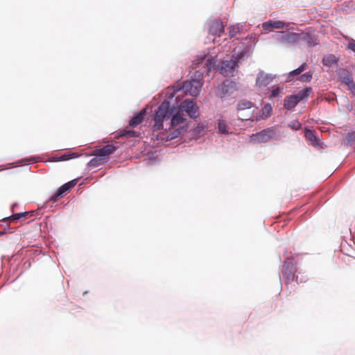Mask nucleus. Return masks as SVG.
I'll return each instance as SVG.
<instances>
[{
    "instance_id": "nucleus-1",
    "label": "nucleus",
    "mask_w": 355,
    "mask_h": 355,
    "mask_svg": "<svg viewBox=\"0 0 355 355\" xmlns=\"http://www.w3.org/2000/svg\"><path fill=\"white\" fill-rule=\"evenodd\" d=\"M154 132L161 131L158 139L171 141L178 137L184 130L186 114L179 106L171 105L164 101L157 108L154 118Z\"/></svg>"
},
{
    "instance_id": "nucleus-2",
    "label": "nucleus",
    "mask_w": 355,
    "mask_h": 355,
    "mask_svg": "<svg viewBox=\"0 0 355 355\" xmlns=\"http://www.w3.org/2000/svg\"><path fill=\"white\" fill-rule=\"evenodd\" d=\"M247 50H242L241 51L235 50L232 56L233 58L230 60L223 61L219 67H216V57L210 56L209 53L205 52L198 55L193 62L196 67L203 65V68H205L207 75L211 70L216 69L224 76H233L239 67V60L243 58L247 53Z\"/></svg>"
},
{
    "instance_id": "nucleus-3",
    "label": "nucleus",
    "mask_w": 355,
    "mask_h": 355,
    "mask_svg": "<svg viewBox=\"0 0 355 355\" xmlns=\"http://www.w3.org/2000/svg\"><path fill=\"white\" fill-rule=\"evenodd\" d=\"M205 72H206L205 68H204L203 71H197L191 80L184 82L182 85L184 92L192 96H198L202 86L201 79Z\"/></svg>"
},
{
    "instance_id": "nucleus-4",
    "label": "nucleus",
    "mask_w": 355,
    "mask_h": 355,
    "mask_svg": "<svg viewBox=\"0 0 355 355\" xmlns=\"http://www.w3.org/2000/svg\"><path fill=\"white\" fill-rule=\"evenodd\" d=\"M296 269L295 266L289 261V258L287 257L284 261L282 268V275L286 279V281H295L297 284L302 282V280L298 279V275H295Z\"/></svg>"
},
{
    "instance_id": "nucleus-5",
    "label": "nucleus",
    "mask_w": 355,
    "mask_h": 355,
    "mask_svg": "<svg viewBox=\"0 0 355 355\" xmlns=\"http://www.w3.org/2000/svg\"><path fill=\"white\" fill-rule=\"evenodd\" d=\"M178 106L190 118L196 119L199 116V107L193 101L184 100Z\"/></svg>"
},
{
    "instance_id": "nucleus-6",
    "label": "nucleus",
    "mask_w": 355,
    "mask_h": 355,
    "mask_svg": "<svg viewBox=\"0 0 355 355\" xmlns=\"http://www.w3.org/2000/svg\"><path fill=\"white\" fill-rule=\"evenodd\" d=\"M274 134L272 130H263L256 134H252L250 137V141L254 143H265L270 140Z\"/></svg>"
},
{
    "instance_id": "nucleus-7",
    "label": "nucleus",
    "mask_w": 355,
    "mask_h": 355,
    "mask_svg": "<svg viewBox=\"0 0 355 355\" xmlns=\"http://www.w3.org/2000/svg\"><path fill=\"white\" fill-rule=\"evenodd\" d=\"M276 39L282 44H293L299 41V33L279 32Z\"/></svg>"
},
{
    "instance_id": "nucleus-8",
    "label": "nucleus",
    "mask_w": 355,
    "mask_h": 355,
    "mask_svg": "<svg viewBox=\"0 0 355 355\" xmlns=\"http://www.w3.org/2000/svg\"><path fill=\"white\" fill-rule=\"evenodd\" d=\"M276 77V75L271 73H266L264 71H261L259 72L256 79V85L259 87H264L268 86L272 80Z\"/></svg>"
},
{
    "instance_id": "nucleus-9",
    "label": "nucleus",
    "mask_w": 355,
    "mask_h": 355,
    "mask_svg": "<svg viewBox=\"0 0 355 355\" xmlns=\"http://www.w3.org/2000/svg\"><path fill=\"white\" fill-rule=\"evenodd\" d=\"M289 24L282 21H268L262 24V28L266 31L274 29L288 28Z\"/></svg>"
},
{
    "instance_id": "nucleus-10",
    "label": "nucleus",
    "mask_w": 355,
    "mask_h": 355,
    "mask_svg": "<svg viewBox=\"0 0 355 355\" xmlns=\"http://www.w3.org/2000/svg\"><path fill=\"white\" fill-rule=\"evenodd\" d=\"M340 78L343 83H345L352 94H355V84L353 81L352 75L347 71H342L340 73Z\"/></svg>"
},
{
    "instance_id": "nucleus-11",
    "label": "nucleus",
    "mask_w": 355,
    "mask_h": 355,
    "mask_svg": "<svg viewBox=\"0 0 355 355\" xmlns=\"http://www.w3.org/2000/svg\"><path fill=\"white\" fill-rule=\"evenodd\" d=\"M224 27L221 21L215 19L209 24V34L219 37L224 32Z\"/></svg>"
},
{
    "instance_id": "nucleus-12",
    "label": "nucleus",
    "mask_w": 355,
    "mask_h": 355,
    "mask_svg": "<svg viewBox=\"0 0 355 355\" xmlns=\"http://www.w3.org/2000/svg\"><path fill=\"white\" fill-rule=\"evenodd\" d=\"M299 40L305 42L309 46H315L319 43L318 37L309 33H299Z\"/></svg>"
},
{
    "instance_id": "nucleus-13",
    "label": "nucleus",
    "mask_w": 355,
    "mask_h": 355,
    "mask_svg": "<svg viewBox=\"0 0 355 355\" xmlns=\"http://www.w3.org/2000/svg\"><path fill=\"white\" fill-rule=\"evenodd\" d=\"M116 148L113 145H107L102 148L94 150V155H99L107 160L110 155L114 153Z\"/></svg>"
},
{
    "instance_id": "nucleus-14",
    "label": "nucleus",
    "mask_w": 355,
    "mask_h": 355,
    "mask_svg": "<svg viewBox=\"0 0 355 355\" xmlns=\"http://www.w3.org/2000/svg\"><path fill=\"white\" fill-rule=\"evenodd\" d=\"M146 113L145 108L142 109L138 114L135 115L130 121V125L131 127H135L139 125L144 119Z\"/></svg>"
},
{
    "instance_id": "nucleus-15",
    "label": "nucleus",
    "mask_w": 355,
    "mask_h": 355,
    "mask_svg": "<svg viewBox=\"0 0 355 355\" xmlns=\"http://www.w3.org/2000/svg\"><path fill=\"white\" fill-rule=\"evenodd\" d=\"M218 133L222 135H230L232 133L230 126L227 123L226 121L223 119L218 120Z\"/></svg>"
},
{
    "instance_id": "nucleus-16",
    "label": "nucleus",
    "mask_w": 355,
    "mask_h": 355,
    "mask_svg": "<svg viewBox=\"0 0 355 355\" xmlns=\"http://www.w3.org/2000/svg\"><path fill=\"white\" fill-rule=\"evenodd\" d=\"M298 103H299V101L296 98L295 95H291V96L286 97L284 99V107L286 110H292L297 105Z\"/></svg>"
},
{
    "instance_id": "nucleus-17",
    "label": "nucleus",
    "mask_w": 355,
    "mask_h": 355,
    "mask_svg": "<svg viewBox=\"0 0 355 355\" xmlns=\"http://www.w3.org/2000/svg\"><path fill=\"white\" fill-rule=\"evenodd\" d=\"M305 137L313 146H318L319 143L314 131L306 129L305 130Z\"/></svg>"
},
{
    "instance_id": "nucleus-18",
    "label": "nucleus",
    "mask_w": 355,
    "mask_h": 355,
    "mask_svg": "<svg viewBox=\"0 0 355 355\" xmlns=\"http://www.w3.org/2000/svg\"><path fill=\"white\" fill-rule=\"evenodd\" d=\"M306 64L303 63L298 68L293 70L287 75L286 81V82L291 81L293 80V76L300 75L302 72H303L304 70H306Z\"/></svg>"
},
{
    "instance_id": "nucleus-19",
    "label": "nucleus",
    "mask_w": 355,
    "mask_h": 355,
    "mask_svg": "<svg viewBox=\"0 0 355 355\" xmlns=\"http://www.w3.org/2000/svg\"><path fill=\"white\" fill-rule=\"evenodd\" d=\"M312 92V88L311 87H306L300 92H297V94H294L296 98L298 100L299 102L306 99L308 98V96L311 94Z\"/></svg>"
},
{
    "instance_id": "nucleus-20",
    "label": "nucleus",
    "mask_w": 355,
    "mask_h": 355,
    "mask_svg": "<svg viewBox=\"0 0 355 355\" xmlns=\"http://www.w3.org/2000/svg\"><path fill=\"white\" fill-rule=\"evenodd\" d=\"M96 157L92 158L87 164L89 167L98 166L106 162L103 157L99 155H95Z\"/></svg>"
},
{
    "instance_id": "nucleus-21",
    "label": "nucleus",
    "mask_w": 355,
    "mask_h": 355,
    "mask_svg": "<svg viewBox=\"0 0 355 355\" xmlns=\"http://www.w3.org/2000/svg\"><path fill=\"white\" fill-rule=\"evenodd\" d=\"M252 105L253 104L252 102L247 100H242L237 105V110L241 112L245 110H250L252 107Z\"/></svg>"
},
{
    "instance_id": "nucleus-22",
    "label": "nucleus",
    "mask_w": 355,
    "mask_h": 355,
    "mask_svg": "<svg viewBox=\"0 0 355 355\" xmlns=\"http://www.w3.org/2000/svg\"><path fill=\"white\" fill-rule=\"evenodd\" d=\"M322 63L325 66L331 67L337 63V59L334 55L329 54L323 58Z\"/></svg>"
},
{
    "instance_id": "nucleus-23",
    "label": "nucleus",
    "mask_w": 355,
    "mask_h": 355,
    "mask_svg": "<svg viewBox=\"0 0 355 355\" xmlns=\"http://www.w3.org/2000/svg\"><path fill=\"white\" fill-rule=\"evenodd\" d=\"M235 85V83L230 80H225L223 81L222 85V89H223V95H225L229 91L230 87H233V86Z\"/></svg>"
},
{
    "instance_id": "nucleus-24",
    "label": "nucleus",
    "mask_w": 355,
    "mask_h": 355,
    "mask_svg": "<svg viewBox=\"0 0 355 355\" xmlns=\"http://www.w3.org/2000/svg\"><path fill=\"white\" fill-rule=\"evenodd\" d=\"M78 155L77 153H65L60 156V157L55 158V161H65L74 157H77Z\"/></svg>"
},
{
    "instance_id": "nucleus-25",
    "label": "nucleus",
    "mask_w": 355,
    "mask_h": 355,
    "mask_svg": "<svg viewBox=\"0 0 355 355\" xmlns=\"http://www.w3.org/2000/svg\"><path fill=\"white\" fill-rule=\"evenodd\" d=\"M312 78V73L307 72L300 76L297 79L301 82H310Z\"/></svg>"
},
{
    "instance_id": "nucleus-26",
    "label": "nucleus",
    "mask_w": 355,
    "mask_h": 355,
    "mask_svg": "<svg viewBox=\"0 0 355 355\" xmlns=\"http://www.w3.org/2000/svg\"><path fill=\"white\" fill-rule=\"evenodd\" d=\"M272 112V106L270 104H266L262 109V115L264 119L268 117Z\"/></svg>"
},
{
    "instance_id": "nucleus-27",
    "label": "nucleus",
    "mask_w": 355,
    "mask_h": 355,
    "mask_svg": "<svg viewBox=\"0 0 355 355\" xmlns=\"http://www.w3.org/2000/svg\"><path fill=\"white\" fill-rule=\"evenodd\" d=\"M284 88L281 87H277L272 89L270 94V98H275L279 96L280 93L283 92Z\"/></svg>"
},
{
    "instance_id": "nucleus-28",
    "label": "nucleus",
    "mask_w": 355,
    "mask_h": 355,
    "mask_svg": "<svg viewBox=\"0 0 355 355\" xmlns=\"http://www.w3.org/2000/svg\"><path fill=\"white\" fill-rule=\"evenodd\" d=\"M27 214H28V212H27V211L23 212V213L15 214L10 216V220H17L22 218H25Z\"/></svg>"
},
{
    "instance_id": "nucleus-29",
    "label": "nucleus",
    "mask_w": 355,
    "mask_h": 355,
    "mask_svg": "<svg viewBox=\"0 0 355 355\" xmlns=\"http://www.w3.org/2000/svg\"><path fill=\"white\" fill-rule=\"evenodd\" d=\"M288 126L293 130H298L301 128L302 125L298 121L294 120L290 122Z\"/></svg>"
},
{
    "instance_id": "nucleus-30",
    "label": "nucleus",
    "mask_w": 355,
    "mask_h": 355,
    "mask_svg": "<svg viewBox=\"0 0 355 355\" xmlns=\"http://www.w3.org/2000/svg\"><path fill=\"white\" fill-rule=\"evenodd\" d=\"M67 191H69L68 188L67 187V185L63 184L61 186L58 190H57V196H61L64 193H66Z\"/></svg>"
},
{
    "instance_id": "nucleus-31",
    "label": "nucleus",
    "mask_w": 355,
    "mask_h": 355,
    "mask_svg": "<svg viewBox=\"0 0 355 355\" xmlns=\"http://www.w3.org/2000/svg\"><path fill=\"white\" fill-rule=\"evenodd\" d=\"M239 31V28L237 26H232L230 28L229 34L231 37L235 36L236 33Z\"/></svg>"
},
{
    "instance_id": "nucleus-32",
    "label": "nucleus",
    "mask_w": 355,
    "mask_h": 355,
    "mask_svg": "<svg viewBox=\"0 0 355 355\" xmlns=\"http://www.w3.org/2000/svg\"><path fill=\"white\" fill-rule=\"evenodd\" d=\"M347 46V49L352 50L355 53V40L354 39L350 38Z\"/></svg>"
},
{
    "instance_id": "nucleus-33",
    "label": "nucleus",
    "mask_w": 355,
    "mask_h": 355,
    "mask_svg": "<svg viewBox=\"0 0 355 355\" xmlns=\"http://www.w3.org/2000/svg\"><path fill=\"white\" fill-rule=\"evenodd\" d=\"M347 141L348 143H352L355 141V132H349L347 135Z\"/></svg>"
},
{
    "instance_id": "nucleus-34",
    "label": "nucleus",
    "mask_w": 355,
    "mask_h": 355,
    "mask_svg": "<svg viewBox=\"0 0 355 355\" xmlns=\"http://www.w3.org/2000/svg\"><path fill=\"white\" fill-rule=\"evenodd\" d=\"M67 185V187L69 190L72 187H73L76 184V180H73L71 181L68 182L67 183L64 184Z\"/></svg>"
},
{
    "instance_id": "nucleus-35",
    "label": "nucleus",
    "mask_w": 355,
    "mask_h": 355,
    "mask_svg": "<svg viewBox=\"0 0 355 355\" xmlns=\"http://www.w3.org/2000/svg\"><path fill=\"white\" fill-rule=\"evenodd\" d=\"M251 115H252L251 112H249V113H248V114H247V115H246V116H245L244 117H242V116H239L238 117H239V119H241V120H242V121H244V120H248V119H249L251 117Z\"/></svg>"
},
{
    "instance_id": "nucleus-36",
    "label": "nucleus",
    "mask_w": 355,
    "mask_h": 355,
    "mask_svg": "<svg viewBox=\"0 0 355 355\" xmlns=\"http://www.w3.org/2000/svg\"><path fill=\"white\" fill-rule=\"evenodd\" d=\"M59 197H60V196H57V192H56L54 195H53V196L50 198L49 200H50V201H52L53 202H56V201L58 200V198Z\"/></svg>"
},
{
    "instance_id": "nucleus-37",
    "label": "nucleus",
    "mask_w": 355,
    "mask_h": 355,
    "mask_svg": "<svg viewBox=\"0 0 355 355\" xmlns=\"http://www.w3.org/2000/svg\"><path fill=\"white\" fill-rule=\"evenodd\" d=\"M128 135L130 137H135L136 136V132L135 131H130L128 132Z\"/></svg>"
}]
</instances>
